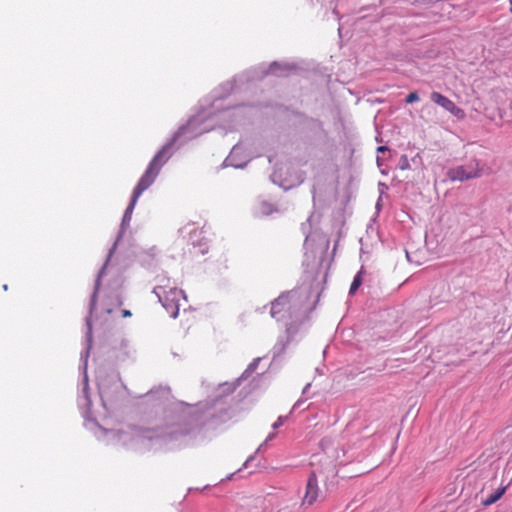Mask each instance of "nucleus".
<instances>
[{
	"mask_svg": "<svg viewBox=\"0 0 512 512\" xmlns=\"http://www.w3.org/2000/svg\"><path fill=\"white\" fill-rule=\"evenodd\" d=\"M419 100V96L417 92H411L406 97V103L411 104L417 102Z\"/></svg>",
	"mask_w": 512,
	"mask_h": 512,
	"instance_id": "nucleus-11",
	"label": "nucleus"
},
{
	"mask_svg": "<svg viewBox=\"0 0 512 512\" xmlns=\"http://www.w3.org/2000/svg\"><path fill=\"white\" fill-rule=\"evenodd\" d=\"M180 233L192 245L201 244L202 238L200 236L203 234L202 222H188L180 229Z\"/></svg>",
	"mask_w": 512,
	"mask_h": 512,
	"instance_id": "nucleus-4",
	"label": "nucleus"
},
{
	"mask_svg": "<svg viewBox=\"0 0 512 512\" xmlns=\"http://www.w3.org/2000/svg\"><path fill=\"white\" fill-rule=\"evenodd\" d=\"M282 424H283V419H282V417H279L277 419V421L273 424V428L276 429V428L280 427Z\"/></svg>",
	"mask_w": 512,
	"mask_h": 512,
	"instance_id": "nucleus-12",
	"label": "nucleus"
},
{
	"mask_svg": "<svg viewBox=\"0 0 512 512\" xmlns=\"http://www.w3.org/2000/svg\"><path fill=\"white\" fill-rule=\"evenodd\" d=\"M274 437V434L268 436L267 440H271Z\"/></svg>",
	"mask_w": 512,
	"mask_h": 512,
	"instance_id": "nucleus-15",
	"label": "nucleus"
},
{
	"mask_svg": "<svg viewBox=\"0 0 512 512\" xmlns=\"http://www.w3.org/2000/svg\"><path fill=\"white\" fill-rule=\"evenodd\" d=\"M362 273H363V270H360L358 272V274L354 277L353 279V282L350 286V294H354L356 292V290L360 287L361 283H362Z\"/></svg>",
	"mask_w": 512,
	"mask_h": 512,
	"instance_id": "nucleus-9",
	"label": "nucleus"
},
{
	"mask_svg": "<svg viewBox=\"0 0 512 512\" xmlns=\"http://www.w3.org/2000/svg\"><path fill=\"white\" fill-rule=\"evenodd\" d=\"M174 142L175 139H172L169 143L165 144L150 161L147 169L133 190L131 201L125 211V218L131 216L141 194L154 183L161 168L170 159Z\"/></svg>",
	"mask_w": 512,
	"mask_h": 512,
	"instance_id": "nucleus-1",
	"label": "nucleus"
},
{
	"mask_svg": "<svg viewBox=\"0 0 512 512\" xmlns=\"http://www.w3.org/2000/svg\"><path fill=\"white\" fill-rule=\"evenodd\" d=\"M378 150H379V151H384V150H385V147L380 146V147L378 148Z\"/></svg>",
	"mask_w": 512,
	"mask_h": 512,
	"instance_id": "nucleus-14",
	"label": "nucleus"
},
{
	"mask_svg": "<svg viewBox=\"0 0 512 512\" xmlns=\"http://www.w3.org/2000/svg\"><path fill=\"white\" fill-rule=\"evenodd\" d=\"M318 497V479L315 472L309 475L302 504L312 505Z\"/></svg>",
	"mask_w": 512,
	"mask_h": 512,
	"instance_id": "nucleus-7",
	"label": "nucleus"
},
{
	"mask_svg": "<svg viewBox=\"0 0 512 512\" xmlns=\"http://www.w3.org/2000/svg\"><path fill=\"white\" fill-rule=\"evenodd\" d=\"M118 304L122 305V301L120 299H118Z\"/></svg>",
	"mask_w": 512,
	"mask_h": 512,
	"instance_id": "nucleus-16",
	"label": "nucleus"
},
{
	"mask_svg": "<svg viewBox=\"0 0 512 512\" xmlns=\"http://www.w3.org/2000/svg\"><path fill=\"white\" fill-rule=\"evenodd\" d=\"M98 287H99V280H97L96 287H95V290L93 292V295H92L91 301H90V312L91 313L95 309V306H96Z\"/></svg>",
	"mask_w": 512,
	"mask_h": 512,
	"instance_id": "nucleus-10",
	"label": "nucleus"
},
{
	"mask_svg": "<svg viewBox=\"0 0 512 512\" xmlns=\"http://www.w3.org/2000/svg\"><path fill=\"white\" fill-rule=\"evenodd\" d=\"M154 292L170 316L176 318L179 313L180 301L185 298L184 292L177 287H170L169 280H167V284L156 286Z\"/></svg>",
	"mask_w": 512,
	"mask_h": 512,
	"instance_id": "nucleus-2",
	"label": "nucleus"
},
{
	"mask_svg": "<svg viewBox=\"0 0 512 512\" xmlns=\"http://www.w3.org/2000/svg\"><path fill=\"white\" fill-rule=\"evenodd\" d=\"M430 98L435 104L441 106L457 118L464 117L465 114L463 109L458 107L452 100L442 95L441 93L434 91L431 93Z\"/></svg>",
	"mask_w": 512,
	"mask_h": 512,
	"instance_id": "nucleus-6",
	"label": "nucleus"
},
{
	"mask_svg": "<svg viewBox=\"0 0 512 512\" xmlns=\"http://www.w3.org/2000/svg\"><path fill=\"white\" fill-rule=\"evenodd\" d=\"M484 173V166L477 160L449 169L447 176L451 181H466L478 178Z\"/></svg>",
	"mask_w": 512,
	"mask_h": 512,
	"instance_id": "nucleus-3",
	"label": "nucleus"
},
{
	"mask_svg": "<svg viewBox=\"0 0 512 512\" xmlns=\"http://www.w3.org/2000/svg\"><path fill=\"white\" fill-rule=\"evenodd\" d=\"M180 233L192 245L201 244L202 238L200 236L203 234L202 222H188L180 229Z\"/></svg>",
	"mask_w": 512,
	"mask_h": 512,
	"instance_id": "nucleus-5",
	"label": "nucleus"
},
{
	"mask_svg": "<svg viewBox=\"0 0 512 512\" xmlns=\"http://www.w3.org/2000/svg\"><path fill=\"white\" fill-rule=\"evenodd\" d=\"M506 490H507V486H501V487L497 488L494 493H492L489 497H487L486 499H484L482 501V505L484 507H488V506L496 503L505 494Z\"/></svg>",
	"mask_w": 512,
	"mask_h": 512,
	"instance_id": "nucleus-8",
	"label": "nucleus"
},
{
	"mask_svg": "<svg viewBox=\"0 0 512 512\" xmlns=\"http://www.w3.org/2000/svg\"><path fill=\"white\" fill-rule=\"evenodd\" d=\"M132 315L130 310L124 309L122 310V316L123 317H130Z\"/></svg>",
	"mask_w": 512,
	"mask_h": 512,
	"instance_id": "nucleus-13",
	"label": "nucleus"
}]
</instances>
